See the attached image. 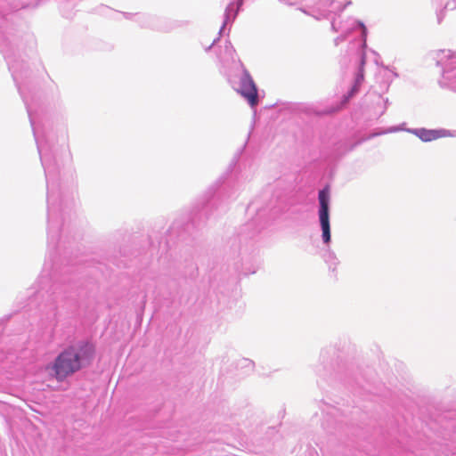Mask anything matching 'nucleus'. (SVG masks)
<instances>
[{
  "mask_svg": "<svg viewBox=\"0 0 456 456\" xmlns=\"http://www.w3.org/2000/svg\"><path fill=\"white\" fill-rule=\"evenodd\" d=\"M95 353L94 346L86 343L77 347L70 346L62 351L49 367L58 381L79 370L85 363H88Z\"/></svg>",
  "mask_w": 456,
  "mask_h": 456,
  "instance_id": "f257e3e1",
  "label": "nucleus"
},
{
  "mask_svg": "<svg viewBox=\"0 0 456 456\" xmlns=\"http://www.w3.org/2000/svg\"><path fill=\"white\" fill-rule=\"evenodd\" d=\"M319 218L322 230V239L325 243L330 240V216H329V201L330 194L327 189H323L319 192Z\"/></svg>",
  "mask_w": 456,
  "mask_h": 456,
  "instance_id": "f03ea898",
  "label": "nucleus"
},
{
  "mask_svg": "<svg viewBox=\"0 0 456 456\" xmlns=\"http://www.w3.org/2000/svg\"><path fill=\"white\" fill-rule=\"evenodd\" d=\"M238 92L254 107L258 103L256 86L249 72L243 68V75L240 77V87Z\"/></svg>",
  "mask_w": 456,
  "mask_h": 456,
  "instance_id": "7ed1b4c3",
  "label": "nucleus"
},
{
  "mask_svg": "<svg viewBox=\"0 0 456 456\" xmlns=\"http://www.w3.org/2000/svg\"><path fill=\"white\" fill-rule=\"evenodd\" d=\"M364 80V74H363V69H361L355 77V82H354V85L353 86V88L351 89V91L348 93L347 95H346L344 97V100L340 102L339 105L336 106V107H332L331 109H329L327 110L324 111L325 114H332V113H336L338 111H339L340 110H342L346 104L347 103V102L349 101V99L355 94L358 92L362 83L363 82Z\"/></svg>",
  "mask_w": 456,
  "mask_h": 456,
  "instance_id": "20e7f679",
  "label": "nucleus"
},
{
  "mask_svg": "<svg viewBox=\"0 0 456 456\" xmlns=\"http://www.w3.org/2000/svg\"><path fill=\"white\" fill-rule=\"evenodd\" d=\"M415 134L423 142L437 140L444 135L442 130H429L425 128L417 130Z\"/></svg>",
  "mask_w": 456,
  "mask_h": 456,
  "instance_id": "39448f33",
  "label": "nucleus"
},
{
  "mask_svg": "<svg viewBox=\"0 0 456 456\" xmlns=\"http://www.w3.org/2000/svg\"><path fill=\"white\" fill-rule=\"evenodd\" d=\"M295 13L297 15V14H306V12L300 9V8H297L295 10Z\"/></svg>",
  "mask_w": 456,
  "mask_h": 456,
  "instance_id": "423d86ee",
  "label": "nucleus"
}]
</instances>
